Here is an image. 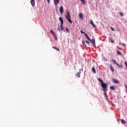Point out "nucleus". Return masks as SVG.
Returning <instances> with one entry per match:
<instances>
[{"label":"nucleus","instance_id":"obj_1","mask_svg":"<svg viewBox=\"0 0 127 127\" xmlns=\"http://www.w3.org/2000/svg\"><path fill=\"white\" fill-rule=\"evenodd\" d=\"M98 80L100 82V83H101V86L103 89V91L104 92H105L104 95L105 96L106 99H108V95H107V91H108V88H107V83H104V81H103V80H102V79L98 78Z\"/></svg>","mask_w":127,"mask_h":127},{"label":"nucleus","instance_id":"obj_2","mask_svg":"<svg viewBox=\"0 0 127 127\" xmlns=\"http://www.w3.org/2000/svg\"><path fill=\"white\" fill-rule=\"evenodd\" d=\"M66 14L65 15V18H67L68 22H69V23H70L71 24H72V20H71V15L70 14V12H69L68 10L66 11Z\"/></svg>","mask_w":127,"mask_h":127},{"label":"nucleus","instance_id":"obj_3","mask_svg":"<svg viewBox=\"0 0 127 127\" xmlns=\"http://www.w3.org/2000/svg\"><path fill=\"white\" fill-rule=\"evenodd\" d=\"M85 37L86 38H87V39H88V40H89V41H90V42H91L93 46L94 47L96 46V42L94 39H92V40H91V39H90V37H89V36H88V34H85Z\"/></svg>","mask_w":127,"mask_h":127},{"label":"nucleus","instance_id":"obj_4","mask_svg":"<svg viewBox=\"0 0 127 127\" xmlns=\"http://www.w3.org/2000/svg\"><path fill=\"white\" fill-rule=\"evenodd\" d=\"M60 12L61 14H63L64 12V8H63V6H61L60 8Z\"/></svg>","mask_w":127,"mask_h":127},{"label":"nucleus","instance_id":"obj_5","mask_svg":"<svg viewBox=\"0 0 127 127\" xmlns=\"http://www.w3.org/2000/svg\"><path fill=\"white\" fill-rule=\"evenodd\" d=\"M112 82L113 83H115V84H120V81H119L115 78H113L112 79Z\"/></svg>","mask_w":127,"mask_h":127},{"label":"nucleus","instance_id":"obj_6","mask_svg":"<svg viewBox=\"0 0 127 127\" xmlns=\"http://www.w3.org/2000/svg\"><path fill=\"white\" fill-rule=\"evenodd\" d=\"M54 4L56 6H57V4L60 2L59 0H54Z\"/></svg>","mask_w":127,"mask_h":127},{"label":"nucleus","instance_id":"obj_7","mask_svg":"<svg viewBox=\"0 0 127 127\" xmlns=\"http://www.w3.org/2000/svg\"><path fill=\"white\" fill-rule=\"evenodd\" d=\"M30 3L32 6H34L35 5V0H31Z\"/></svg>","mask_w":127,"mask_h":127},{"label":"nucleus","instance_id":"obj_8","mask_svg":"<svg viewBox=\"0 0 127 127\" xmlns=\"http://www.w3.org/2000/svg\"><path fill=\"white\" fill-rule=\"evenodd\" d=\"M79 17L80 18V19H81V20H83V19H84V16H83V13H80L79 14Z\"/></svg>","mask_w":127,"mask_h":127},{"label":"nucleus","instance_id":"obj_9","mask_svg":"<svg viewBox=\"0 0 127 127\" xmlns=\"http://www.w3.org/2000/svg\"><path fill=\"white\" fill-rule=\"evenodd\" d=\"M59 20L61 22V25L64 24V21H63V18H62V17H59Z\"/></svg>","mask_w":127,"mask_h":127},{"label":"nucleus","instance_id":"obj_10","mask_svg":"<svg viewBox=\"0 0 127 127\" xmlns=\"http://www.w3.org/2000/svg\"><path fill=\"white\" fill-rule=\"evenodd\" d=\"M90 23L92 25L93 27H96V25H95V24H94V22H93L92 20H90Z\"/></svg>","mask_w":127,"mask_h":127},{"label":"nucleus","instance_id":"obj_11","mask_svg":"<svg viewBox=\"0 0 127 127\" xmlns=\"http://www.w3.org/2000/svg\"><path fill=\"white\" fill-rule=\"evenodd\" d=\"M52 48H53V49H55V50H57V51H60V49H59V48H58L55 46H53Z\"/></svg>","mask_w":127,"mask_h":127},{"label":"nucleus","instance_id":"obj_12","mask_svg":"<svg viewBox=\"0 0 127 127\" xmlns=\"http://www.w3.org/2000/svg\"><path fill=\"white\" fill-rule=\"evenodd\" d=\"M116 65L119 67V68H123L124 67V65H123L122 64L120 65L119 64H118Z\"/></svg>","mask_w":127,"mask_h":127},{"label":"nucleus","instance_id":"obj_13","mask_svg":"<svg viewBox=\"0 0 127 127\" xmlns=\"http://www.w3.org/2000/svg\"><path fill=\"white\" fill-rule=\"evenodd\" d=\"M80 74H81V71H80L79 72H77V74H76V76L78 77V78H80Z\"/></svg>","mask_w":127,"mask_h":127},{"label":"nucleus","instance_id":"obj_14","mask_svg":"<svg viewBox=\"0 0 127 127\" xmlns=\"http://www.w3.org/2000/svg\"><path fill=\"white\" fill-rule=\"evenodd\" d=\"M110 69L112 72H115V69L114 68V67H113V66H110Z\"/></svg>","mask_w":127,"mask_h":127},{"label":"nucleus","instance_id":"obj_15","mask_svg":"<svg viewBox=\"0 0 127 127\" xmlns=\"http://www.w3.org/2000/svg\"><path fill=\"white\" fill-rule=\"evenodd\" d=\"M112 61L114 64H116V65L118 64V63H117V61H116V60L112 59Z\"/></svg>","mask_w":127,"mask_h":127},{"label":"nucleus","instance_id":"obj_16","mask_svg":"<svg viewBox=\"0 0 127 127\" xmlns=\"http://www.w3.org/2000/svg\"><path fill=\"white\" fill-rule=\"evenodd\" d=\"M121 123H122V124H123V125H125V124H126L127 122H126V121H125V120H124V119H121Z\"/></svg>","mask_w":127,"mask_h":127},{"label":"nucleus","instance_id":"obj_17","mask_svg":"<svg viewBox=\"0 0 127 127\" xmlns=\"http://www.w3.org/2000/svg\"><path fill=\"white\" fill-rule=\"evenodd\" d=\"M109 40H110L112 42V43H115V42L114 41V40H113V39L111 37L109 38Z\"/></svg>","mask_w":127,"mask_h":127},{"label":"nucleus","instance_id":"obj_18","mask_svg":"<svg viewBox=\"0 0 127 127\" xmlns=\"http://www.w3.org/2000/svg\"><path fill=\"white\" fill-rule=\"evenodd\" d=\"M50 32H51V34H52L53 35V36L56 35L55 33H54V31H53V30H50Z\"/></svg>","mask_w":127,"mask_h":127},{"label":"nucleus","instance_id":"obj_19","mask_svg":"<svg viewBox=\"0 0 127 127\" xmlns=\"http://www.w3.org/2000/svg\"><path fill=\"white\" fill-rule=\"evenodd\" d=\"M117 54L118 55H122V53L119 51H117Z\"/></svg>","mask_w":127,"mask_h":127},{"label":"nucleus","instance_id":"obj_20","mask_svg":"<svg viewBox=\"0 0 127 127\" xmlns=\"http://www.w3.org/2000/svg\"><path fill=\"white\" fill-rule=\"evenodd\" d=\"M92 71L95 74L96 73V69H95V67H92Z\"/></svg>","mask_w":127,"mask_h":127},{"label":"nucleus","instance_id":"obj_21","mask_svg":"<svg viewBox=\"0 0 127 127\" xmlns=\"http://www.w3.org/2000/svg\"><path fill=\"white\" fill-rule=\"evenodd\" d=\"M110 89H111V90H116V89H115V86H111Z\"/></svg>","mask_w":127,"mask_h":127},{"label":"nucleus","instance_id":"obj_22","mask_svg":"<svg viewBox=\"0 0 127 127\" xmlns=\"http://www.w3.org/2000/svg\"><path fill=\"white\" fill-rule=\"evenodd\" d=\"M80 1L82 2L83 4H86V2L85 1V0H80Z\"/></svg>","mask_w":127,"mask_h":127},{"label":"nucleus","instance_id":"obj_23","mask_svg":"<svg viewBox=\"0 0 127 127\" xmlns=\"http://www.w3.org/2000/svg\"><path fill=\"white\" fill-rule=\"evenodd\" d=\"M80 32L81 34H84L85 36H86V34L84 32V31H83L82 30H80Z\"/></svg>","mask_w":127,"mask_h":127},{"label":"nucleus","instance_id":"obj_24","mask_svg":"<svg viewBox=\"0 0 127 127\" xmlns=\"http://www.w3.org/2000/svg\"><path fill=\"white\" fill-rule=\"evenodd\" d=\"M65 31H66V32H68V33L70 32L69 29H68L67 28H66Z\"/></svg>","mask_w":127,"mask_h":127},{"label":"nucleus","instance_id":"obj_25","mask_svg":"<svg viewBox=\"0 0 127 127\" xmlns=\"http://www.w3.org/2000/svg\"><path fill=\"white\" fill-rule=\"evenodd\" d=\"M54 37H55V40H58L57 36H56V35H54Z\"/></svg>","mask_w":127,"mask_h":127},{"label":"nucleus","instance_id":"obj_26","mask_svg":"<svg viewBox=\"0 0 127 127\" xmlns=\"http://www.w3.org/2000/svg\"><path fill=\"white\" fill-rule=\"evenodd\" d=\"M63 25H61V27L62 30H64V28L63 27Z\"/></svg>","mask_w":127,"mask_h":127},{"label":"nucleus","instance_id":"obj_27","mask_svg":"<svg viewBox=\"0 0 127 127\" xmlns=\"http://www.w3.org/2000/svg\"><path fill=\"white\" fill-rule=\"evenodd\" d=\"M120 14L121 16H124V13L121 12L120 13Z\"/></svg>","mask_w":127,"mask_h":127},{"label":"nucleus","instance_id":"obj_28","mask_svg":"<svg viewBox=\"0 0 127 127\" xmlns=\"http://www.w3.org/2000/svg\"><path fill=\"white\" fill-rule=\"evenodd\" d=\"M110 28L112 31H115V29L114 28H113L112 27H110Z\"/></svg>","mask_w":127,"mask_h":127},{"label":"nucleus","instance_id":"obj_29","mask_svg":"<svg viewBox=\"0 0 127 127\" xmlns=\"http://www.w3.org/2000/svg\"><path fill=\"white\" fill-rule=\"evenodd\" d=\"M57 30H58V31H60V27L59 26L58 27Z\"/></svg>","mask_w":127,"mask_h":127},{"label":"nucleus","instance_id":"obj_30","mask_svg":"<svg viewBox=\"0 0 127 127\" xmlns=\"http://www.w3.org/2000/svg\"><path fill=\"white\" fill-rule=\"evenodd\" d=\"M85 42H86V43H87V44H90V43H89V41H86Z\"/></svg>","mask_w":127,"mask_h":127},{"label":"nucleus","instance_id":"obj_31","mask_svg":"<svg viewBox=\"0 0 127 127\" xmlns=\"http://www.w3.org/2000/svg\"><path fill=\"white\" fill-rule=\"evenodd\" d=\"M82 44H83V45H85V47H86V45H85V42L84 41H82Z\"/></svg>","mask_w":127,"mask_h":127},{"label":"nucleus","instance_id":"obj_32","mask_svg":"<svg viewBox=\"0 0 127 127\" xmlns=\"http://www.w3.org/2000/svg\"><path fill=\"white\" fill-rule=\"evenodd\" d=\"M122 45H123V46H125V47L127 46V45L126 44H125V43H122Z\"/></svg>","mask_w":127,"mask_h":127},{"label":"nucleus","instance_id":"obj_33","mask_svg":"<svg viewBox=\"0 0 127 127\" xmlns=\"http://www.w3.org/2000/svg\"><path fill=\"white\" fill-rule=\"evenodd\" d=\"M48 3H50V0H47Z\"/></svg>","mask_w":127,"mask_h":127},{"label":"nucleus","instance_id":"obj_34","mask_svg":"<svg viewBox=\"0 0 127 127\" xmlns=\"http://www.w3.org/2000/svg\"><path fill=\"white\" fill-rule=\"evenodd\" d=\"M119 44H122V43H119Z\"/></svg>","mask_w":127,"mask_h":127}]
</instances>
